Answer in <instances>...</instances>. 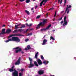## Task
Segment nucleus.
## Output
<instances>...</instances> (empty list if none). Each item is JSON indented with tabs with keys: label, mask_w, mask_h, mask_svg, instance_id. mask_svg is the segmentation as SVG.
<instances>
[{
	"label": "nucleus",
	"mask_w": 76,
	"mask_h": 76,
	"mask_svg": "<svg viewBox=\"0 0 76 76\" xmlns=\"http://www.w3.org/2000/svg\"><path fill=\"white\" fill-rule=\"evenodd\" d=\"M16 41L18 42H19L20 41V40L19 37H12V39H9L8 40H5L4 41L5 42H8L9 41Z\"/></svg>",
	"instance_id": "f257e3e1"
},
{
	"label": "nucleus",
	"mask_w": 76,
	"mask_h": 76,
	"mask_svg": "<svg viewBox=\"0 0 76 76\" xmlns=\"http://www.w3.org/2000/svg\"><path fill=\"white\" fill-rule=\"evenodd\" d=\"M42 20H43L42 22H40V23L37 25V26L36 27L37 29H38L39 28H40L41 26V27H44L45 26V23H47V19H43Z\"/></svg>",
	"instance_id": "f03ea898"
},
{
	"label": "nucleus",
	"mask_w": 76,
	"mask_h": 76,
	"mask_svg": "<svg viewBox=\"0 0 76 76\" xmlns=\"http://www.w3.org/2000/svg\"><path fill=\"white\" fill-rule=\"evenodd\" d=\"M14 49L16 50L15 51L16 53H18V52H20V51H21V52L22 54H23V53H24L22 51V48H20V47L15 48H13V50H14Z\"/></svg>",
	"instance_id": "7ed1b4c3"
},
{
	"label": "nucleus",
	"mask_w": 76,
	"mask_h": 76,
	"mask_svg": "<svg viewBox=\"0 0 76 76\" xmlns=\"http://www.w3.org/2000/svg\"><path fill=\"white\" fill-rule=\"evenodd\" d=\"M28 59L29 61H30L29 66H28V68H31V67H34V64L32 63V59H31V58L30 57Z\"/></svg>",
	"instance_id": "20e7f679"
},
{
	"label": "nucleus",
	"mask_w": 76,
	"mask_h": 76,
	"mask_svg": "<svg viewBox=\"0 0 76 76\" xmlns=\"http://www.w3.org/2000/svg\"><path fill=\"white\" fill-rule=\"evenodd\" d=\"M14 72L12 73V76H18V72L15 69H14Z\"/></svg>",
	"instance_id": "39448f33"
},
{
	"label": "nucleus",
	"mask_w": 76,
	"mask_h": 76,
	"mask_svg": "<svg viewBox=\"0 0 76 76\" xmlns=\"http://www.w3.org/2000/svg\"><path fill=\"white\" fill-rule=\"evenodd\" d=\"M6 29L4 28L2 29L1 33H0V37H1V35H4L6 34Z\"/></svg>",
	"instance_id": "423d86ee"
},
{
	"label": "nucleus",
	"mask_w": 76,
	"mask_h": 76,
	"mask_svg": "<svg viewBox=\"0 0 76 76\" xmlns=\"http://www.w3.org/2000/svg\"><path fill=\"white\" fill-rule=\"evenodd\" d=\"M21 60V57H20L18 58V60L17 61V62L15 63V65H19L20 63V61Z\"/></svg>",
	"instance_id": "0eeeda50"
},
{
	"label": "nucleus",
	"mask_w": 76,
	"mask_h": 76,
	"mask_svg": "<svg viewBox=\"0 0 76 76\" xmlns=\"http://www.w3.org/2000/svg\"><path fill=\"white\" fill-rule=\"evenodd\" d=\"M64 23L63 24V26H65V25H67V21H66V16H65L64 17Z\"/></svg>",
	"instance_id": "6e6552de"
},
{
	"label": "nucleus",
	"mask_w": 76,
	"mask_h": 76,
	"mask_svg": "<svg viewBox=\"0 0 76 76\" xmlns=\"http://www.w3.org/2000/svg\"><path fill=\"white\" fill-rule=\"evenodd\" d=\"M38 73L39 75H43L44 73V70H39L38 71Z\"/></svg>",
	"instance_id": "1a4fd4ad"
},
{
	"label": "nucleus",
	"mask_w": 76,
	"mask_h": 76,
	"mask_svg": "<svg viewBox=\"0 0 76 76\" xmlns=\"http://www.w3.org/2000/svg\"><path fill=\"white\" fill-rule=\"evenodd\" d=\"M37 63L39 65V66L42 65V62L40 59H37Z\"/></svg>",
	"instance_id": "9d476101"
},
{
	"label": "nucleus",
	"mask_w": 76,
	"mask_h": 76,
	"mask_svg": "<svg viewBox=\"0 0 76 76\" xmlns=\"http://www.w3.org/2000/svg\"><path fill=\"white\" fill-rule=\"evenodd\" d=\"M66 6L67 7L66 10L65 12H67V10H68V9H70L71 8V7H72V6H71V5H69H69H67Z\"/></svg>",
	"instance_id": "9b49d317"
},
{
	"label": "nucleus",
	"mask_w": 76,
	"mask_h": 76,
	"mask_svg": "<svg viewBox=\"0 0 76 76\" xmlns=\"http://www.w3.org/2000/svg\"><path fill=\"white\" fill-rule=\"evenodd\" d=\"M12 32V30L11 29H8L6 31L7 34H10Z\"/></svg>",
	"instance_id": "f8f14e48"
},
{
	"label": "nucleus",
	"mask_w": 76,
	"mask_h": 76,
	"mask_svg": "<svg viewBox=\"0 0 76 76\" xmlns=\"http://www.w3.org/2000/svg\"><path fill=\"white\" fill-rule=\"evenodd\" d=\"M47 42V40L46 39H44L42 43V45H45L46 43Z\"/></svg>",
	"instance_id": "ddd939ff"
},
{
	"label": "nucleus",
	"mask_w": 76,
	"mask_h": 76,
	"mask_svg": "<svg viewBox=\"0 0 76 76\" xmlns=\"http://www.w3.org/2000/svg\"><path fill=\"white\" fill-rule=\"evenodd\" d=\"M49 63V62L48 61H47V62H46V61H44L43 62V63L44 64H45V65L47 64H48V63Z\"/></svg>",
	"instance_id": "4468645a"
},
{
	"label": "nucleus",
	"mask_w": 76,
	"mask_h": 76,
	"mask_svg": "<svg viewBox=\"0 0 76 76\" xmlns=\"http://www.w3.org/2000/svg\"><path fill=\"white\" fill-rule=\"evenodd\" d=\"M25 27V24H22L21 25V27H20V28H24Z\"/></svg>",
	"instance_id": "2eb2a0df"
},
{
	"label": "nucleus",
	"mask_w": 76,
	"mask_h": 76,
	"mask_svg": "<svg viewBox=\"0 0 76 76\" xmlns=\"http://www.w3.org/2000/svg\"><path fill=\"white\" fill-rule=\"evenodd\" d=\"M34 64L35 66H37V67L38 66V63H37V62L36 61H34Z\"/></svg>",
	"instance_id": "dca6fc26"
},
{
	"label": "nucleus",
	"mask_w": 76,
	"mask_h": 76,
	"mask_svg": "<svg viewBox=\"0 0 76 76\" xmlns=\"http://www.w3.org/2000/svg\"><path fill=\"white\" fill-rule=\"evenodd\" d=\"M51 26V24H50L47 27L45 28L46 29V30L47 29H48Z\"/></svg>",
	"instance_id": "f3484780"
},
{
	"label": "nucleus",
	"mask_w": 76,
	"mask_h": 76,
	"mask_svg": "<svg viewBox=\"0 0 76 76\" xmlns=\"http://www.w3.org/2000/svg\"><path fill=\"white\" fill-rule=\"evenodd\" d=\"M19 32V29L15 30L13 32V33H15L16 32Z\"/></svg>",
	"instance_id": "a211bd4d"
},
{
	"label": "nucleus",
	"mask_w": 76,
	"mask_h": 76,
	"mask_svg": "<svg viewBox=\"0 0 76 76\" xmlns=\"http://www.w3.org/2000/svg\"><path fill=\"white\" fill-rule=\"evenodd\" d=\"M38 52H37L35 54V58L37 59L38 57Z\"/></svg>",
	"instance_id": "6ab92c4d"
},
{
	"label": "nucleus",
	"mask_w": 76,
	"mask_h": 76,
	"mask_svg": "<svg viewBox=\"0 0 76 76\" xmlns=\"http://www.w3.org/2000/svg\"><path fill=\"white\" fill-rule=\"evenodd\" d=\"M25 12L27 14V15H30V13H29V11H28L25 10Z\"/></svg>",
	"instance_id": "aec40b11"
},
{
	"label": "nucleus",
	"mask_w": 76,
	"mask_h": 76,
	"mask_svg": "<svg viewBox=\"0 0 76 76\" xmlns=\"http://www.w3.org/2000/svg\"><path fill=\"white\" fill-rule=\"evenodd\" d=\"M17 36H19V37H21V36L23 37V35H22V34H17Z\"/></svg>",
	"instance_id": "412c9836"
},
{
	"label": "nucleus",
	"mask_w": 76,
	"mask_h": 76,
	"mask_svg": "<svg viewBox=\"0 0 76 76\" xmlns=\"http://www.w3.org/2000/svg\"><path fill=\"white\" fill-rule=\"evenodd\" d=\"M26 25L27 26H29V27H30V26H32V23H31L29 25H28V23H26Z\"/></svg>",
	"instance_id": "4be33fe9"
},
{
	"label": "nucleus",
	"mask_w": 76,
	"mask_h": 76,
	"mask_svg": "<svg viewBox=\"0 0 76 76\" xmlns=\"http://www.w3.org/2000/svg\"><path fill=\"white\" fill-rule=\"evenodd\" d=\"M29 2H30V0H26V3H29Z\"/></svg>",
	"instance_id": "5701e85b"
},
{
	"label": "nucleus",
	"mask_w": 76,
	"mask_h": 76,
	"mask_svg": "<svg viewBox=\"0 0 76 76\" xmlns=\"http://www.w3.org/2000/svg\"><path fill=\"white\" fill-rule=\"evenodd\" d=\"M42 1L43 2V3L44 2L45 3L46 2H47V1H48V0H43Z\"/></svg>",
	"instance_id": "b1692460"
},
{
	"label": "nucleus",
	"mask_w": 76,
	"mask_h": 76,
	"mask_svg": "<svg viewBox=\"0 0 76 76\" xmlns=\"http://www.w3.org/2000/svg\"><path fill=\"white\" fill-rule=\"evenodd\" d=\"M18 31H20V32H22V31H23V29H18Z\"/></svg>",
	"instance_id": "393cba45"
},
{
	"label": "nucleus",
	"mask_w": 76,
	"mask_h": 76,
	"mask_svg": "<svg viewBox=\"0 0 76 76\" xmlns=\"http://www.w3.org/2000/svg\"><path fill=\"white\" fill-rule=\"evenodd\" d=\"M9 71L10 72H14V70H13V69H9Z\"/></svg>",
	"instance_id": "a878e982"
},
{
	"label": "nucleus",
	"mask_w": 76,
	"mask_h": 76,
	"mask_svg": "<svg viewBox=\"0 0 76 76\" xmlns=\"http://www.w3.org/2000/svg\"><path fill=\"white\" fill-rule=\"evenodd\" d=\"M27 48L28 50H30V49H31V46H30V45H28L27 46Z\"/></svg>",
	"instance_id": "bb28decb"
},
{
	"label": "nucleus",
	"mask_w": 76,
	"mask_h": 76,
	"mask_svg": "<svg viewBox=\"0 0 76 76\" xmlns=\"http://www.w3.org/2000/svg\"><path fill=\"white\" fill-rule=\"evenodd\" d=\"M42 4H43V2L42 1L40 4V7H41V6H42Z\"/></svg>",
	"instance_id": "cd10ccee"
},
{
	"label": "nucleus",
	"mask_w": 76,
	"mask_h": 76,
	"mask_svg": "<svg viewBox=\"0 0 76 76\" xmlns=\"http://www.w3.org/2000/svg\"><path fill=\"white\" fill-rule=\"evenodd\" d=\"M32 35V33H28L27 36H29V35Z\"/></svg>",
	"instance_id": "c85d7f7f"
},
{
	"label": "nucleus",
	"mask_w": 76,
	"mask_h": 76,
	"mask_svg": "<svg viewBox=\"0 0 76 76\" xmlns=\"http://www.w3.org/2000/svg\"><path fill=\"white\" fill-rule=\"evenodd\" d=\"M50 39L53 40H55V39H54V37H53L52 36L50 37Z\"/></svg>",
	"instance_id": "c756f323"
},
{
	"label": "nucleus",
	"mask_w": 76,
	"mask_h": 76,
	"mask_svg": "<svg viewBox=\"0 0 76 76\" xmlns=\"http://www.w3.org/2000/svg\"><path fill=\"white\" fill-rule=\"evenodd\" d=\"M40 31H46V28L42 29H41Z\"/></svg>",
	"instance_id": "7c9ffc66"
},
{
	"label": "nucleus",
	"mask_w": 76,
	"mask_h": 76,
	"mask_svg": "<svg viewBox=\"0 0 76 76\" xmlns=\"http://www.w3.org/2000/svg\"><path fill=\"white\" fill-rule=\"evenodd\" d=\"M66 0H64V7L65 5H66Z\"/></svg>",
	"instance_id": "2f4dec72"
},
{
	"label": "nucleus",
	"mask_w": 76,
	"mask_h": 76,
	"mask_svg": "<svg viewBox=\"0 0 76 76\" xmlns=\"http://www.w3.org/2000/svg\"><path fill=\"white\" fill-rule=\"evenodd\" d=\"M60 0H58V3H60ZM62 3V0H61L60 4H61Z\"/></svg>",
	"instance_id": "473e14b6"
},
{
	"label": "nucleus",
	"mask_w": 76,
	"mask_h": 76,
	"mask_svg": "<svg viewBox=\"0 0 76 76\" xmlns=\"http://www.w3.org/2000/svg\"><path fill=\"white\" fill-rule=\"evenodd\" d=\"M41 58L42 60H44V57L42 55L41 56Z\"/></svg>",
	"instance_id": "72a5a7b5"
},
{
	"label": "nucleus",
	"mask_w": 76,
	"mask_h": 76,
	"mask_svg": "<svg viewBox=\"0 0 76 76\" xmlns=\"http://www.w3.org/2000/svg\"><path fill=\"white\" fill-rule=\"evenodd\" d=\"M57 13V11H55V15L54 16V18H56V14Z\"/></svg>",
	"instance_id": "f704fd0d"
},
{
	"label": "nucleus",
	"mask_w": 76,
	"mask_h": 76,
	"mask_svg": "<svg viewBox=\"0 0 76 76\" xmlns=\"http://www.w3.org/2000/svg\"><path fill=\"white\" fill-rule=\"evenodd\" d=\"M41 16L40 15H38L37 17H36L37 19H39V18H40V17Z\"/></svg>",
	"instance_id": "c9c22d12"
},
{
	"label": "nucleus",
	"mask_w": 76,
	"mask_h": 76,
	"mask_svg": "<svg viewBox=\"0 0 76 76\" xmlns=\"http://www.w3.org/2000/svg\"><path fill=\"white\" fill-rule=\"evenodd\" d=\"M13 37V35L12 34V35H10V36L8 37V38H10L11 37Z\"/></svg>",
	"instance_id": "e433bc0d"
},
{
	"label": "nucleus",
	"mask_w": 76,
	"mask_h": 76,
	"mask_svg": "<svg viewBox=\"0 0 76 76\" xmlns=\"http://www.w3.org/2000/svg\"><path fill=\"white\" fill-rule=\"evenodd\" d=\"M25 41L26 42H28V41H29V39H25Z\"/></svg>",
	"instance_id": "4c0bfd02"
},
{
	"label": "nucleus",
	"mask_w": 76,
	"mask_h": 76,
	"mask_svg": "<svg viewBox=\"0 0 76 76\" xmlns=\"http://www.w3.org/2000/svg\"><path fill=\"white\" fill-rule=\"evenodd\" d=\"M62 18H63V17H61V18H59L58 19V20H62Z\"/></svg>",
	"instance_id": "58836bf2"
},
{
	"label": "nucleus",
	"mask_w": 76,
	"mask_h": 76,
	"mask_svg": "<svg viewBox=\"0 0 76 76\" xmlns=\"http://www.w3.org/2000/svg\"><path fill=\"white\" fill-rule=\"evenodd\" d=\"M69 12H70V10L69 9L68 10L67 12V14H68Z\"/></svg>",
	"instance_id": "ea45409f"
},
{
	"label": "nucleus",
	"mask_w": 76,
	"mask_h": 76,
	"mask_svg": "<svg viewBox=\"0 0 76 76\" xmlns=\"http://www.w3.org/2000/svg\"><path fill=\"white\" fill-rule=\"evenodd\" d=\"M20 1V2H23V1H25V0H19Z\"/></svg>",
	"instance_id": "a19ab883"
},
{
	"label": "nucleus",
	"mask_w": 76,
	"mask_h": 76,
	"mask_svg": "<svg viewBox=\"0 0 76 76\" xmlns=\"http://www.w3.org/2000/svg\"><path fill=\"white\" fill-rule=\"evenodd\" d=\"M20 25H21V23H20L18 25H16V26H20Z\"/></svg>",
	"instance_id": "79ce46f5"
},
{
	"label": "nucleus",
	"mask_w": 76,
	"mask_h": 76,
	"mask_svg": "<svg viewBox=\"0 0 76 76\" xmlns=\"http://www.w3.org/2000/svg\"><path fill=\"white\" fill-rule=\"evenodd\" d=\"M15 29H18V27L17 26H16V25H15Z\"/></svg>",
	"instance_id": "37998d69"
},
{
	"label": "nucleus",
	"mask_w": 76,
	"mask_h": 76,
	"mask_svg": "<svg viewBox=\"0 0 76 76\" xmlns=\"http://www.w3.org/2000/svg\"><path fill=\"white\" fill-rule=\"evenodd\" d=\"M64 22V21L63 20L61 22H60V23H61V24H63V22Z\"/></svg>",
	"instance_id": "c03bdc74"
},
{
	"label": "nucleus",
	"mask_w": 76,
	"mask_h": 76,
	"mask_svg": "<svg viewBox=\"0 0 76 76\" xmlns=\"http://www.w3.org/2000/svg\"><path fill=\"white\" fill-rule=\"evenodd\" d=\"M19 76H22V73H19Z\"/></svg>",
	"instance_id": "a18cd8bd"
},
{
	"label": "nucleus",
	"mask_w": 76,
	"mask_h": 76,
	"mask_svg": "<svg viewBox=\"0 0 76 76\" xmlns=\"http://www.w3.org/2000/svg\"><path fill=\"white\" fill-rule=\"evenodd\" d=\"M53 8H50L49 10H53Z\"/></svg>",
	"instance_id": "49530a36"
},
{
	"label": "nucleus",
	"mask_w": 76,
	"mask_h": 76,
	"mask_svg": "<svg viewBox=\"0 0 76 76\" xmlns=\"http://www.w3.org/2000/svg\"><path fill=\"white\" fill-rule=\"evenodd\" d=\"M13 36H17V34H12Z\"/></svg>",
	"instance_id": "de8ad7c7"
},
{
	"label": "nucleus",
	"mask_w": 76,
	"mask_h": 76,
	"mask_svg": "<svg viewBox=\"0 0 76 76\" xmlns=\"http://www.w3.org/2000/svg\"><path fill=\"white\" fill-rule=\"evenodd\" d=\"M29 50V49H28L27 48H25V50Z\"/></svg>",
	"instance_id": "09e8293b"
},
{
	"label": "nucleus",
	"mask_w": 76,
	"mask_h": 76,
	"mask_svg": "<svg viewBox=\"0 0 76 76\" xmlns=\"http://www.w3.org/2000/svg\"><path fill=\"white\" fill-rule=\"evenodd\" d=\"M28 29H27L26 31V32H28Z\"/></svg>",
	"instance_id": "8fccbe9b"
},
{
	"label": "nucleus",
	"mask_w": 76,
	"mask_h": 76,
	"mask_svg": "<svg viewBox=\"0 0 76 76\" xmlns=\"http://www.w3.org/2000/svg\"><path fill=\"white\" fill-rule=\"evenodd\" d=\"M20 70L21 71H22V72H23V70H24V69H21Z\"/></svg>",
	"instance_id": "3c124183"
},
{
	"label": "nucleus",
	"mask_w": 76,
	"mask_h": 76,
	"mask_svg": "<svg viewBox=\"0 0 76 76\" xmlns=\"http://www.w3.org/2000/svg\"><path fill=\"white\" fill-rule=\"evenodd\" d=\"M37 7H38V6L37 5L35 6V9H37Z\"/></svg>",
	"instance_id": "603ef678"
},
{
	"label": "nucleus",
	"mask_w": 76,
	"mask_h": 76,
	"mask_svg": "<svg viewBox=\"0 0 76 76\" xmlns=\"http://www.w3.org/2000/svg\"><path fill=\"white\" fill-rule=\"evenodd\" d=\"M13 68H14V66H13L12 67L11 69H13Z\"/></svg>",
	"instance_id": "864d4df0"
},
{
	"label": "nucleus",
	"mask_w": 76,
	"mask_h": 76,
	"mask_svg": "<svg viewBox=\"0 0 76 76\" xmlns=\"http://www.w3.org/2000/svg\"><path fill=\"white\" fill-rule=\"evenodd\" d=\"M4 26H6V25H3V26H2V27H4Z\"/></svg>",
	"instance_id": "5fc2aeb1"
},
{
	"label": "nucleus",
	"mask_w": 76,
	"mask_h": 76,
	"mask_svg": "<svg viewBox=\"0 0 76 76\" xmlns=\"http://www.w3.org/2000/svg\"><path fill=\"white\" fill-rule=\"evenodd\" d=\"M34 10V8H32L31 9V10Z\"/></svg>",
	"instance_id": "6e6d98bb"
},
{
	"label": "nucleus",
	"mask_w": 76,
	"mask_h": 76,
	"mask_svg": "<svg viewBox=\"0 0 76 76\" xmlns=\"http://www.w3.org/2000/svg\"><path fill=\"white\" fill-rule=\"evenodd\" d=\"M30 31H32V30H33V28H31L29 29Z\"/></svg>",
	"instance_id": "4d7b16f0"
},
{
	"label": "nucleus",
	"mask_w": 76,
	"mask_h": 76,
	"mask_svg": "<svg viewBox=\"0 0 76 76\" xmlns=\"http://www.w3.org/2000/svg\"><path fill=\"white\" fill-rule=\"evenodd\" d=\"M45 37H46V35H45L43 37V38H45Z\"/></svg>",
	"instance_id": "13d9d810"
},
{
	"label": "nucleus",
	"mask_w": 76,
	"mask_h": 76,
	"mask_svg": "<svg viewBox=\"0 0 76 76\" xmlns=\"http://www.w3.org/2000/svg\"><path fill=\"white\" fill-rule=\"evenodd\" d=\"M17 70H18V71H20V69H17Z\"/></svg>",
	"instance_id": "bf43d9fd"
},
{
	"label": "nucleus",
	"mask_w": 76,
	"mask_h": 76,
	"mask_svg": "<svg viewBox=\"0 0 76 76\" xmlns=\"http://www.w3.org/2000/svg\"><path fill=\"white\" fill-rule=\"evenodd\" d=\"M50 76H54V75H50Z\"/></svg>",
	"instance_id": "052dcab7"
},
{
	"label": "nucleus",
	"mask_w": 76,
	"mask_h": 76,
	"mask_svg": "<svg viewBox=\"0 0 76 76\" xmlns=\"http://www.w3.org/2000/svg\"><path fill=\"white\" fill-rule=\"evenodd\" d=\"M43 5H45V3L43 4Z\"/></svg>",
	"instance_id": "680f3d73"
},
{
	"label": "nucleus",
	"mask_w": 76,
	"mask_h": 76,
	"mask_svg": "<svg viewBox=\"0 0 76 76\" xmlns=\"http://www.w3.org/2000/svg\"><path fill=\"white\" fill-rule=\"evenodd\" d=\"M63 12H64V11H63L61 12V13H63Z\"/></svg>",
	"instance_id": "e2e57ef3"
},
{
	"label": "nucleus",
	"mask_w": 76,
	"mask_h": 76,
	"mask_svg": "<svg viewBox=\"0 0 76 76\" xmlns=\"http://www.w3.org/2000/svg\"><path fill=\"white\" fill-rule=\"evenodd\" d=\"M18 6V5H17V4H16V5H15V6Z\"/></svg>",
	"instance_id": "0e129e2a"
},
{
	"label": "nucleus",
	"mask_w": 76,
	"mask_h": 76,
	"mask_svg": "<svg viewBox=\"0 0 76 76\" xmlns=\"http://www.w3.org/2000/svg\"><path fill=\"white\" fill-rule=\"evenodd\" d=\"M33 13H34V11H33Z\"/></svg>",
	"instance_id": "69168bd1"
},
{
	"label": "nucleus",
	"mask_w": 76,
	"mask_h": 76,
	"mask_svg": "<svg viewBox=\"0 0 76 76\" xmlns=\"http://www.w3.org/2000/svg\"><path fill=\"white\" fill-rule=\"evenodd\" d=\"M33 0V1H35V0Z\"/></svg>",
	"instance_id": "338daca9"
},
{
	"label": "nucleus",
	"mask_w": 76,
	"mask_h": 76,
	"mask_svg": "<svg viewBox=\"0 0 76 76\" xmlns=\"http://www.w3.org/2000/svg\"><path fill=\"white\" fill-rule=\"evenodd\" d=\"M46 15H47V16H48V14H47Z\"/></svg>",
	"instance_id": "774afa93"
}]
</instances>
